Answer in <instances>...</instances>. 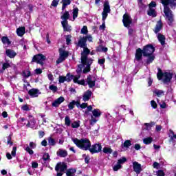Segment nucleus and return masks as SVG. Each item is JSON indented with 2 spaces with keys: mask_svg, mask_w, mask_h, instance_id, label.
Segmentation results:
<instances>
[{
  "mask_svg": "<svg viewBox=\"0 0 176 176\" xmlns=\"http://www.w3.org/2000/svg\"><path fill=\"white\" fill-rule=\"evenodd\" d=\"M72 141H73L74 144H75L78 148L82 149V151H89L90 149V146H91V143L87 138L81 140L78 138H72Z\"/></svg>",
  "mask_w": 176,
  "mask_h": 176,
  "instance_id": "nucleus-4",
  "label": "nucleus"
},
{
  "mask_svg": "<svg viewBox=\"0 0 176 176\" xmlns=\"http://www.w3.org/2000/svg\"><path fill=\"white\" fill-rule=\"evenodd\" d=\"M152 141H153V138L148 137L143 139V142L146 145H149V144H152Z\"/></svg>",
  "mask_w": 176,
  "mask_h": 176,
  "instance_id": "nucleus-32",
  "label": "nucleus"
},
{
  "mask_svg": "<svg viewBox=\"0 0 176 176\" xmlns=\"http://www.w3.org/2000/svg\"><path fill=\"white\" fill-rule=\"evenodd\" d=\"M16 151H17V147L14 146V147L12 148V152H11V155H12V156H13L14 157L16 156Z\"/></svg>",
  "mask_w": 176,
  "mask_h": 176,
  "instance_id": "nucleus-53",
  "label": "nucleus"
},
{
  "mask_svg": "<svg viewBox=\"0 0 176 176\" xmlns=\"http://www.w3.org/2000/svg\"><path fill=\"white\" fill-rule=\"evenodd\" d=\"M154 52L155 48L152 45H148L144 47L142 54L143 56H151V54H153Z\"/></svg>",
  "mask_w": 176,
  "mask_h": 176,
  "instance_id": "nucleus-9",
  "label": "nucleus"
},
{
  "mask_svg": "<svg viewBox=\"0 0 176 176\" xmlns=\"http://www.w3.org/2000/svg\"><path fill=\"white\" fill-rule=\"evenodd\" d=\"M161 3L164 6V13L168 25H173L174 23V15L171 12L168 6L173 9L176 6V0H161Z\"/></svg>",
  "mask_w": 176,
  "mask_h": 176,
  "instance_id": "nucleus-2",
  "label": "nucleus"
},
{
  "mask_svg": "<svg viewBox=\"0 0 176 176\" xmlns=\"http://www.w3.org/2000/svg\"><path fill=\"white\" fill-rule=\"evenodd\" d=\"M56 155L59 157H67L68 156V152L66 150L59 148L56 152Z\"/></svg>",
  "mask_w": 176,
  "mask_h": 176,
  "instance_id": "nucleus-19",
  "label": "nucleus"
},
{
  "mask_svg": "<svg viewBox=\"0 0 176 176\" xmlns=\"http://www.w3.org/2000/svg\"><path fill=\"white\" fill-rule=\"evenodd\" d=\"M81 34H83V35H87L89 30H87V26H83V28L81 29Z\"/></svg>",
  "mask_w": 176,
  "mask_h": 176,
  "instance_id": "nucleus-41",
  "label": "nucleus"
},
{
  "mask_svg": "<svg viewBox=\"0 0 176 176\" xmlns=\"http://www.w3.org/2000/svg\"><path fill=\"white\" fill-rule=\"evenodd\" d=\"M102 147L101 146V144H93L89 147V152L91 153H98V152H101V149Z\"/></svg>",
  "mask_w": 176,
  "mask_h": 176,
  "instance_id": "nucleus-11",
  "label": "nucleus"
},
{
  "mask_svg": "<svg viewBox=\"0 0 176 176\" xmlns=\"http://www.w3.org/2000/svg\"><path fill=\"white\" fill-rule=\"evenodd\" d=\"M48 144L52 146H54V145H56V141L54 140V139L50 138H48Z\"/></svg>",
  "mask_w": 176,
  "mask_h": 176,
  "instance_id": "nucleus-42",
  "label": "nucleus"
},
{
  "mask_svg": "<svg viewBox=\"0 0 176 176\" xmlns=\"http://www.w3.org/2000/svg\"><path fill=\"white\" fill-rule=\"evenodd\" d=\"M103 152L107 155H111V153H112V148L109 147H104L103 148Z\"/></svg>",
  "mask_w": 176,
  "mask_h": 176,
  "instance_id": "nucleus-38",
  "label": "nucleus"
},
{
  "mask_svg": "<svg viewBox=\"0 0 176 176\" xmlns=\"http://www.w3.org/2000/svg\"><path fill=\"white\" fill-rule=\"evenodd\" d=\"M142 59V50H141L140 48H138L136 50L135 60L137 61H141Z\"/></svg>",
  "mask_w": 176,
  "mask_h": 176,
  "instance_id": "nucleus-20",
  "label": "nucleus"
},
{
  "mask_svg": "<svg viewBox=\"0 0 176 176\" xmlns=\"http://www.w3.org/2000/svg\"><path fill=\"white\" fill-rule=\"evenodd\" d=\"M86 42V38L80 37L78 43V46L83 49L81 53V63L83 65H86V67L83 70L84 74L90 72V65L93 64V59L87 58V56L90 54V50L87 48Z\"/></svg>",
  "mask_w": 176,
  "mask_h": 176,
  "instance_id": "nucleus-1",
  "label": "nucleus"
},
{
  "mask_svg": "<svg viewBox=\"0 0 176 176\" xmlns=\"http://www.w3.org/2000/svg\"><path fill=\"white\" fill-rule=\"evenodd\" d=\"M61 24L64 29V31H71V26L68 25V21H62Z\"/></svg>",
  "mask_w": 176,
  "mask_h": 176,
  "instance_id": "nucleus-25",
  "label": "nucleus"
},
{
  "mask_svg": "<svg viewBox=\"0 0 176 176\" xmlns=\"http://www.w3.org/2000/svg\"><path fill=\"white\" fill-rule=\"evenodd\" d=\"M43 164H47L50 162V155H49V153H45L43 155Z\"/></svg>",
  "mask_w": 176,
  "mask_h": 176,
  "instance_id": "nucleus-23",
  "label": "nucleus"
},
{
  "mask_svg": "<svg viewBox=\"0 0 176 176\" xmlns=\"http://www.w3.org/2000/svg\"><path fill=\"white\" fill-rule=\"evenodd\" d=\"M155 125V122L151 123H144V130H151L152 129V126Z\"/></svg>",
  "mask_w": 176,
  "mask_h": 176,
  "instance_id": "nucleus-35",
  "label": "nucleus"
},
{
  "mask_svg": "<svg viewBox=\"0 0 176 176\" xmlns=\"http://www.w3.org/2000/svg\"><path fill=\"white\" fill-rule=\"evenodd\" d=\"M120 168H122V165L117 162V164L113 166V170L114 171H118V170H120Z\"/></svg>",
  "mask_w": 176,
  "mask_h": 176,
  "instance_id": "nucleus-48",
  "label": "nucleus"
},
{
  "mask_svg": "<svg viewBox=\"0 0 176 176\" xmlns=\"http://www.w3.org/2000/svg\"><path fill=\"white\" fill-rule=\"evenodd\" d=\"M153 8H156V2H155V1H152L149 4V8L153 9Z\"/></svg>",
  "mask_w": 176,
  "mask_h": 176,
  "instance_id": "nucleus-59",
  "label": "nucleus"
},
{
  "mask_svg": "<svg viewBox=\"0 0 176 176\" xmlns=\"http://www.w3.org/2000/svg\"><path fill=\"white\" fill-rule=\"evenodd\" d=\"M122 23L124 27H129L132 23L131 17L130 16V15L127 14H124Z\"/></svg>",
  "mask_w": 176,
  "mask_h": 176,
  "instance_id": "nucleus-12",
  "label": "nucleus"
},
{
  "mask_svg": "<svg viewBox=\"0 0 176 176\" xmlns=\"http://www.w3.org/2000/svg\"><path fill=\"white\" fill-rule=\"evenodd\" d=\"M32 168H38V162H32Z\"/></svg>",
  "mask_w": 176,
  "mask_h": 176,
  "instance_id": "nucleus-61",
  "label": "nucleus"
},
{
  "mask_svg": "<svg viewBox=\"0 0 176 176\" xmlns=\"http://www.w3.org/2000/svg\"><path fill=\"white\" fill-rule=\"evenodd\" d=\"M98 122V119L97 118L91 116V120H90V124H96Z\"/></svg>",
  "mask_w": 176,
  "mask_h": 176,
  "instance_id": "nucleus-40",
  "label": "nucleus"
},
{
  "mask_svg": "<svg viewBox=\"0 0 176 176\" xmlns=\"http://www.w3.org/2000/svg\"><path fill=\"white\" fill-rule=\"evenodd\" d=\"M55 170L57 172L56 176H63V174H64V171L67 170V164L64 162L58 163L56 166Z\"/></svg>",
  "mask_w": 176,
  "mask_h": 176,
  "instance_id": "nucleus-6",
  "label": "nucleus"
},
{
  "mask_svg": "<svg viewBox=\"0 0 176 176\" xmlns=\"http://www.w3.org/2000/svg\"><path fill=\"white\" fill-rule=\"evenodd\" d=\"M30 147L32 148V149H34V148H36V144L34 143V142H31L30 143Z\"/></svg>",
  "mask_w": 176,
  "mask_h": 176,
  "instance_id": "nucleus-64",
  "label": "nucleus"
},
{
  "mask_svg": "<svg viewBox=\"0 0 176 176\" xmlns=\"http://www.w3.org/2000/svg\"><path fill=\"white\" fill-rule=\"evenodd\" d=\"M65 123L66 126H71V119L69 118V117H68V116L65 117Z\"/></svg>",
  "mask_w": 176,
  "mask_h": 176,
  "instance_id": "nucleus-47",
  "label": "nucleus"
},
{
  "mask_svg": "<svg viewBox=\"0 0 176 176\" xmlns=\"http://www.w3.org/2000/svg\"><path fill=\"white\" fill-rule=\"evenodd\" d=\"M103 12H102V21H105L107 20V17H108V13H111V6H109V3L106 1L104 3Z\"/></svg>",
  "mask_w": 176,
  "mask_h": 176,
  "instance_id": "nucleus-7",
  "label": "nucleus"
},
{
  "mask_svg": "<svg viewBox=\"0 0 176 176\" xmlns=\"http://www.w3.org/2000/svg\"><path fill=\"white\" fill-rule=\"evenodd\" d=\"M9 67H10V65H9V63H3L2 70H0V73L2 74V72H3V71H5L6 68H9Z\"/></svg>",
  "mask_w": 176,
  "mask_h": 176,
  "instance_id": "nucleus-46",
  "label": "nucleus"
},
{
  "mask_svg": "<svg viewBox=\"0 0 176 176\" xmlns=\"http://www.w3.org/2000/svg\"><path fill=\"white\" fill-rule=\"evenodd\" d=\"M16 34H17L18 36H23V35H24V34H25V28H24V27L19 28L16 30Z\"/></svg>",
  "mask_w": 176,
  "mask_h": 176,
  "instance_id": "nucleus-24",
  "label": "nucleus"
},
{
  "mask_svg": "<svg viewBox=\"0 0 176 176\" xmlns=\"http://www.w3.org/2000/svg\"><path fill=\"white\" fill-rule=\"evenodd\" d=\"M1 41L2 43H3V45H10V43H12V42L10 41V40H9V38H8V36H3L1 38Z\"/></svg>",
  "mask_w": 176,
  "mask_h": 176,
  "instance_id": "nucleus-31",
  "label": "nucleus"
},
{
  "mask_svg": "<svg viewBox=\"0 0 176 176\" xmlns=\"http://www.w3.org/2000/svg\"><path fill=\"white\" fill-rule=\"evenodd\" d=\"M90 97H91V91L88 90L84 93L82 100L85 102L89 101V100H90Z\"/></svg>",
  "mask_w": 176,
  "mask_h": 176,
  "instance_id": "nucleus-22",
  "label": "nucleus"
},
{
  "mask_svg": "<svg viewBox=\"0 0 176 176\" xmlns=\"http://www.w3.org/2000/svg\"><path fill=\"white\" fill-rule=\"evenodd\" d=\"M153 167H154V168L159 169L160 168V164L157 162H154L153 164Z\"/></svg>",
  "mask_w": 176,
  "mask_h": 176,
  "instance_id": "nucleus-58",
  "label": "nucleus"
},
{
  "mask_svg": "<svg viewBox=\"0 0 176 176\" xmlns=\"http://www.w3.org/2000/svg\"><path fill=\"white\" fill-rule=\"evenodd\" d=\"M24 149L26 151V152H28L29 155H34V151H32V149H31L28 145H27L26 147H24Z\"/></svg>",
  "mask_w": 176,
  "mask_h": 176,
  "instance_id": "nucleus-43",
  "label": "nucleus"
},
{
  "mask_svg": "<svg viewBox=\"0 0 176 176\" xmlns=\"http://www.w3.org/2000/svg\"><path fill=\"white\" fill-rule=\"evenodd\" d=\"M157 176H164V172L162 170H159L157 172Z\"/></svg>",
  "mask_w": 176,
  "mask_h": 176,
  "instance_id": "nucleus-62",
  "label": "nucleus"
},
{
  "mask_svg": "<svg viewBox=\"0 0 176 176\" xmlns=\"http://www.w3.org/2000/svg\"><path fill=\"white\" fill-rule=\"evenodd\" d=\"M50 90H51V91H53V93H56V91H57V90H58V88L57 87V86L54 85H51L49 87Z\"/></svg>",
  "mask_w": 176,
  "mask_h": 176,
  "instance_id": "nucleus-39",
  "label": "nucleus"
},
{
  "mask_svg": "<svg viewBox=\"0 0 176 176\" xmlns=\"http://www.w3.org/2000/svg\"><path fill=\"white\" fill-rule=\"evenodd\" d=\"M6 54L8 57L10 58H14L15 56H17V53L14 50L11 49L6 50Z\"/></svg>",
  "mask_w": 176,
  "mask_h": 176,
  "instance_id": "nucleus-17",
  "label": "nucleus"
},
{
  "mask_svg": "<svg viewBox=\"0 0 176 176\" xmlns=\"http://www.w3.org/2000/svg\"><path fill=\"white\" fill-rule=\"evenodd\" d=\"M64 101H65V99L64 98V97L60 96L58 98L56 99L52 102V107H54L55 108H57V107H60V105L61 104H63V102H64Z\"/></svg>",
  "mask_w": 176,
  "mask_h": 176,
  "instance_id": "nucleus-14",
  "label": "nucleus"
},
{
  "mask_svg": "<svg viewBox=\"0 0 176 176\" xmlns=\"http://www.w3.org/2000/svg\"><path fill=\"white\" fill-rule=\"evenodd\" d=\"M162 28H163V23L162 22V21H158L154 30V32L155 34H157V32H160V30H162Z\"/></svg>",
  "mask_w": 176,
  "mask_h": 176,
  "instance_id": "nucleus-21",
  "label": "nucleus"
},
{
  "mask_svg": "<svg viewBox=\"0 0 176 176\" xmlns=\"http://www.w3.org/2000/svg\"><path fill=\"white\" fill-rule=\"evenodd\" d=\"M126 159L124 157H122L121 159L118 160V163L121 166L123 163H126Z\"/></svg>",
  "mask_w": 176,
  "mask_h": 176,
  "instance_id": "nucleus-49",
  "label": "nucleus"
},
{
  "mask_svg": "<svg viewBox=\"0 0 176 176\" xmlns=\"http://www.w3.org/2000/svg\"><path fill=\"white\" fill-rule=\"evenodd\" d=\"M98 63L100 65H104L105 64V58L98 59Z\"/></svg>",
  "mask_w": 176,
  "mask_h": 176,
  "instance_id": "nucleus-57",
  "label": "nucleus"
},
{
  "mask_svg": "<svg viewBox=\"0 0 176 176\" xmlns=\"http://www.w3.org/2000/svg\"><path fill=\"white\" fill-rule=\"evenodd\" d=\"M30 120L28 121V124H26V127H30V129H36V127L35 126L36 124V122H35V119H34L32 118V116H30Z\"/></svg>",
  "mask_w": 176,
  "mask_h": 176,
  "instance_id": "nucleus-18",
  "label": "nucleus"
},
{
  "mask_svg": "<svg viewBox=\"0 0 176 176\" xmlns=\"http://www.w3.org/2000/svg\"><path fill=\"white\" fill-rule=\"evenodd\" d=\"M23 76H25V78H30V76H31V72L29 70H25L23 72Z\"/></svg>",
  "mask_w": 176,
  "mask_h": 176,
  "instance_id": "nucleus-44",
  "label": "nucleus"
},
{
  "mask_svg": "<svg viewBox=\"0 0 176 176\" xmlns=\"http://www.w3.org/2000/svg\"><path fill=\"white\" fill-rule=\"evenodd\" d=\"M85 65H83V63L78 65V68L76 69L78 75L76 76L67 74L66 76H65L66 82H71L73 79L74 83H78V85H82V86L85 85V80H79V78H80V72H82V68H83Z\"/></svg>",
  "mask_w": 176,
  "mask_h": 176,
  "instance_id": "nucleus-3",
  "label": "nucleus"
},
{
  "mask_svg": "<svg viewBox=\"0 0 176 176\" xmlns=\"http://www.w3.org/2000/svg\"><path fill=\"white\" fill-rule=\"evenodd\" d=\"M64 82H66L65 76H59V83H64Z\"/></svg>",
  "mask_w": 176,
  "mask_h": 176,
  "instance_id": "nucleus-54",
  "label": "nucleus"
},
{
  "mask_svg": "<svg viewBox=\"0 0 176 176\" xmlns=\"http://www.w3.org/2000/svg\"><path fill=\"white\" fill-rule=\"evenodd\" d=\"M79 12V9L78 8H75L73 10V20L72 21H75V19L78 17V13Z\"/></svg>",
  "mask_w": 176,
  "mask_h": 176,
  "instance_id": "nucleus-34",
  "label": "nucleus"
},
{
  "mask_svg": "<svg viewBox=\"0 0 176 176\" xmlns=\"http://www.w3.org/2000/svg\"><path fill=\"white\" fill-rule=\"evenodd\" d=\"M66 42L67 45H69V43H71V36L68 35L66 36Z\"/></svg>",
  "mask_w": 176,
  "mask_h": 176,
  "instance_id": "nucleus-63",
  "label": "nucleus"
},
{
  "mask_svg": "<svg viewBox=\"0 0 176 176\" xmlns=\"http://www.w3.org/2000/svg\"><path fill=\"white\" fill-rule=\"evenodd\" d=\"M144 57H148L147 59V64H151L155 60V55L151 54L149 56H144Z\"/></svg>",
  "mask_w": 176,
  "mask_h": 176,
  "instance_id": "nucleus-36",
  "label": "nucleus"
},
{
  "mask_svg": "<svg viewBox=\"0 0 176 176\" xmlns=\"http://www.w3.org/2000/svg\"><path fill=\"white\" fill-rule=\"evenodd\" d=\"M69 52L63 49H59V58L56 60L57 64H60L63 61H65V59L68 58Z\"/></svg>",
  "mask_w": 176,
  "mask_h": 176,
  "instance_id": "nucleus-8",
  "label": "nucleus"
},
{
  "mask_svg": "<svg viewBox=\"0 0 176 176\" xmlns=\"http://www.w3.org/2000/svg\"><path fill=\"white\" fill-rule=\"evenodd\" d=\"M157 38H158L159 42H160L161 45H162V46H163V45H165V43H166V37H164V35L158 34Z\"/></svg>",
  "mask_w": 176,
  "mask_h": 176,
  "instance_id": "nucleus-29",
  "label": "nucleus"
},
{
  "mask_svg": "<svg viewBox=\"0 0 176 176\" xmlns=\"http://www.w3.org/2000/svg\"><path fill=\"white\" fill-rule=\"evenodd\" d=\"M151 107L154 108V109H156V108H157V104H156V102L155 100H151Z\"/></svg>",
  "mask_w": 176,
  "mask_h": 176,
  "instance_id": "nucleus-56",
  "label": "nucleus"
},
{
  "mask_svg": "<svg viewBox=\"0 0 176 176\" xmlns=\"http://www.w3.org/2000/svg\"><path fill=\"white\" fill-rule=\"evenodd\" d=\"M123 146L124 148H129V146H131V142L130 140H126L124 142Z\"/></svg>",
  "mask_w": 176,
  "mask_h": 176,
  "instance_id": "nucleus-45",
  "label": "nucleus"
},
{
  "mask_svg": "<svg viewBox=\"0 0 176 176\" xmlns=\"http://www.w3.org/2000/svg\"><path fill=\"white\" fill-rule=\"evenodd\" d=\"M87 83L91 89L94 87V86H96V77L93 76H88L87 78Z\"/></svg>",
  "mask_w": 176,
  "mask_h": 176,
  "instance_id": "nucleus-13",
  "label": "nucleus"
},
{
  "mask_svg": "<svg viewBox=\"0 0 176 176\" xmlns=\"http://www.w3.org/2000/svg\"><path fill=\"white\" fill-rule=\"evenodd\" d=\"M21 109L22 111H30V107H28V104H24L23 106H21Z\"/></svg>",
  "mask_w": 176,
  "mask_h": 176,
  "instance_id": "nucleus-51",
  "label": "nucleus"
},
{
  "mask_svg": "<svg viewBox=\"0 0 176 176\" xmlns=\"http://www.w3.org/2000/svg\"><path fill=\"white\" fill-rule=\"evenodd\" d=\"M101 113V111L98 109H95L92 111V116H94V118H100Z\"/></svg>",
  "mask_w": 176,
  "mask_h": 176,
  "instance_id": "nucleus-26",
  "label": "nucleus"
},
{
  "mask_svg": "<svg viewBox=\"0 0 176 176\" xmlns=\"http://www.w3.org/2000/svg\"><path fill=\"white\" fill-rule=\"evenodd\" d=\"M60 19L63 20L62 21H68V19H69V12H68V11L65 12L60 16Z\"/></svg>",
  "mask_w": 176,
  "mask_h": 176,
  "instance_id": "nucleus-28",
  "label": "nucleus"
},
{
  "mask_svg": "<svg viewBox=\"0 0 176 176\" xmlns=\"http://www.w3.org/2000/svg\"><path fill=\"white\" fill-rule=\"evenodd\" d=\"M153 93L155 96H157V97H162V96H164V91L160 89H155Z\"/></svg>",
  "mask_w": 176,
  "mask_h": 176,
  "instance_id": "nucleus-27",
  "label": "nucleus"
},
{
  "mask_svg": "<svg viewBox=\"0 0 176 176\" xmlns=\"http://www.w3.org/2000/svg\"><path fill=\"white\" fill-rule=\"evenodd\" d=\"M46 60V56L43 54H38L33 57L32 61H35L38 64H41V65L43 64V61Z\"/></svg>",
  "mask_w": 176,
  "mask_h": 176,
  "instance_id": "nucleus-10",
  "label": "nucleus"
},
{
  "mask_svg": "<svg viewBox=\"0 0 176 176\" xmlns=\"http://www.w3.org/2000/svg\"><path fill=\"white\" fill-rule=\"evenodd\" d=\"M148 15L152 16V17H156V11L155 10V8H149Z\"/></svg>",
  "mask_w": 176,
  "mask_h": 176,
  "instance_id": "nucleus-33",
  "label": "nucleus"
},
{
  "mask_svg": "<svg viewBox=\"0 0 176 176\" xmlns=\"http://www.w3.org/2000/svg\"><path fill=\"white\" fill-rule=\"evenodd\" d=\"M28 94L32 98H35V97H38L39 94H41V92L37 89H32L29 90Z\"/></svg>",
  "mask_w": 176,
  "mask_h": 176,
  "instance_id": "nucleus-16",
  "label": "nucleus"
},
{
  "mask_svg": "<svg viewBox=\"0 0 176 176\" xmlns=\"http://www.w3.org/2000/svg\"><path fill=\"white\" fill-rule=\"evenodd\" d=\"M47 78L49 80H51V82H53V80H54V78H53V74H52V73H49L47 74Z\"/></svg>",
  "mask_w": 176,
  "mask_h": 176,
  "instance_id": "nucleus-60",
  "label": "nucleus"
},
{
  "mask_svg": "<svg viewBox=\"0 0 176 176\" xmlns=\"http://www.w3.org/2000/svg\"><path fill=\"white\" fill-rule=\"evenodd\" d=\"M75 100L72 101L69 104H68V108L69 109H74L75 108Z\"/></svg>",
  "mask_w": 176,
  "mask_h": 176,
  "instance_id": "nucleus-50",
  "label": "nucleus"
},
{
  "mask_svg": "<svg viewBox=\"0 0 176 176\" xmlns=\"http://www.w3.org/2000/svg\"><path fill=\"white\" fill-rule=\"evenodd\" d=\"M157 78L159 80H162V79L164 83H168V82H170L173 78V74L170 72L163 73V72L159 69L157 74Z\"/></svg>",
  "mask_w": 176,
  "mask_h": 176,
  "instance_id": "nucleus-5",
  "label": "nucleus"
},
{
  "mask_svg": "<svg viewBox=\"0 0 176 176\" xmlns=\"http://www.w3.org/2000/svg\"><path fill=\"white\" fill-rule=\"evenodd\" d=\"M80 126V121H74L72 124V129H78Z\"/></svg>",
  "mask_w": 176,
  "mask_h": 176,
  "instance_id": "nucleus-37",
  "label": "nucleus"
},
{
  "mask_svg": "<svg viewBox=\"0 0 176 176\" xmlns=\"http://www.w3.org/2000/svg\"><path fill=\"white\" fill-rule=\"evenodd\" d=\"M133 170L136 174H140L141 171H142V168H141V164H139L137 162H134L133 163Z\"/></svg>",
  "mask_w": 176,
  "mask_h": 176,
  "instance_id": "nucleus-15",
  "label": "nucleus"
},
{
  "mask_svg": "<svg viewBox=\"0 0 176 176\" xmlns=\"http://www.w3.org/2000/svg\"><path fill=\"white\" fill-rule=\"evenodd\" d=\"M85 38H86L87 42V41H89V42H93V37L91 36V35H90V34L87 35Z\"/></svg>",
  "mask_w": 176,
  "mask_h": 176,
  "instance_id": "nucleus-55",
  "label": "nucleus"
},
{
  "mask_svg": "<svg viewBox=\"0 0 176 176\" xmlns=\"http://www.w3.org/2000/svg\"><path fill=\"white\" fill-rule=\"evenodd\" d=\"M58 2H60V0H53L51 5L56 8L58 5Z\"/></svg>",
  "mask_w": 176,
  "mask_h": 176,
  "instance_id": "nucleus-52",
  "label": "nucleus"
},
{
  "mask_svg": "<svg viewBox=\"0 0 176 176\" xmlns=\"http://www.w3.org/2000/svg\"><path fill=\"white\" fill-rule=\"evenodd\" d=\"M63 2V7L62 10H64L68 5H71V2H72V0H62Z\"/></svg>",
  "mask_w": 176,
  "mask_h": 176,
  "instance_id": "nucleus-30",
  "label": "nucleus"
}]
</instances>
